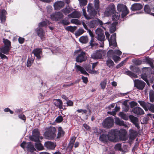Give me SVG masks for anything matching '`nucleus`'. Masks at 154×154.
Listing matches in <instances>:
<instances>
[{
  "mask_svg": "<svg viewBox=\"0 0 154 154\" xmlns=\"http://www.w3.org/2000/svg\"><path fill=\"white\" fill-rule=\"evenodd\" d=\"M148 109L149 111L154 112V105L149 103Z\"/></svg>",
  "mask_w": 154,
  "mask_h": 154,
  "instance_id": "nucleus-58",
  "label": "nucleus"
},
{
  "mask_svg": "<svg viewBox=\"0 0 154 154\" xmlns=\"http://www.w3.org/2000/svg\"><path fill=\"white\" fill-rule=\"evenodd\" d=\"M144 10L145 12L148 14H150L151 12V9L150 8V7L149 5H146L145 6Z\"/></svg>",
  "mask_w": 154,
  "mask_h": 154,
  "instance_id": "nucleus-39",
  "label": "nucleus"
},
{
  "mask_svg": "<svg viewBox=\"0 0 154 154\" xmlns=\"http://www.w3.org/2000/svg\"><path fill=\"white\" fill-rule=\"evenodd\" d=\"M106 54V51L104 50H99L91 54V57L94 59H101L103 57L105 56Z\"/></svg>",
  "mask_w": 154,
  "mask_h": 154,
  "instance_id": "nucleus-7",
  "label": "nucleus"
},
{
  "mask_svg": "<svg viewBox=\"0 0 154 154\" xmlns=\"http://www.w3.org/2000/svg\"><path fill=\"white\" fill-rule=\"evenodd\" d=\"M63 15L60 12L53 14L51 15V19L55 21H58L60 19H63Z\"/></svg>",
  "mask_w": 154,
  "mask_h": 154,
  "instance_id": "nucleus-14",
  "label": "nucleus"
},
{
  "mask_svg": "<svg viewBox=\"0 0 154 154\" xmlns=\"http://www.w3.org/2000/svg\"><path fill=\"white\" fill-rule=\"evenodd\" d=\"M88 40V37L86 36H81L79 39V41L81 42L84 44L87 43Z\"/></svg>",
  "mask_w": 154,
  "mask_h": 154,
  "instance_id": "nucleus-32",
  "label": "nucleus"
},
{
  "mask_svg": "<svg viewBox=\"0 0 154 154\" xmlns=\"http://www.w3.org/2000/svg\"><path fill=\"white\" fill-rule=\"evenodd\" d=\"M47 24V23L46 22L44 21L38 24V27H39L41 28L40 27H42L46 26Z\"/></svg>",
  "mask_w": 154,
  "mask_h": 154,
  "instance_id": "nucleus-62",
  "label": "nucleus"
},
{
  "mask_svg": "<svg viewBox=\"0 0 154 154\" xmlns=\"http://www.w3.org/2000/svg\"><path fill=\"white\" fill-rule=\"evenodd\" d=\"M115 120V122L116 124L120 126H123L125 128L127 127V125L125 124L124 122L121 120L119 118H116Z\"/></svg>",
  "mask_w": 154,
  "mask_h": 154,
  "instance_id": "nucleus-21",
  "label": "nucleus"
},
{
  "mask_svg": "<svg viewBox=\"0 0 154 154\" xmlns=\"http://www.w3.org/2000/svg\"><path fill=\"white\" fill-rule=\"evenodd\" d=\"M10 49V48L3 46L2 48H0V52L4 54H8L9 51Z\"/></svg>",
  "mask_w": 154,
  "mask_h": 154,
  "instance_id": "nucleus-26",
  "label": "nucleus"
},
{
  "mask_svg": "<svg viewBox=\"0 0 154 154\" xmlns=\"http://www.w3.org/2000/svg\"><path fill=\"white\" fill-rule=\"evenodd\" d=\"M106 64L109 68H112L114 66L113 62L110 59H108L106 61Z\"/></svg>",
  "mask_w": 154,
  "mask_h": 154,
  "instance_id": "nucleus-35",
  "label": "nucleus"
},
{
  "mask_svg": "<svg viewBox=\"0 0 154 154\" xmlns=\"http://www.w3.org/2000/svg\"><path fill=\"white\" fill-rule=\"evenodd\" d=\"M6 14V11L5 10L3 9L2 10L1 14L0 15V19L2 22H4L5 21L6 18L5 15Z\"/></svg>",
  "mask_w": 154,
  "mask_h": 154,
  "instance_id": "nucleus-27",
  "label": "nucleus"
},
{
  "mask_svg": "<svg viewBox=\"0 0 154 154\" xmlns=\"http://www.w3.org/2000/svg\"><path fill=\"white\" fill-rule=\"evenodd\" d=\"M74 53L78 54V55L76 59V61L77 62L81 63L85 60L87 59L85 53L83 51L77 50L75 51Z\"/></svg>",
  "mask_w": 154,
  "mask_h": 154,
  "instance_id": "nucleus-5",
  "label": "nucleus"
},
{
  "mask_svg": "<svg viewBox=\"0 0 154 154\" xmlns=\"http://www.w3.org/2000/svg\"><path fill=\"white\" fill-rule=\"evenodd\" d=\"M116 12V7L114 4L108 5L104 12L105 16H109Z\"/></svg>",
  "mask_w": 154,
  "mask_h": 154,
  "instance_id": "nucleus-9",
  "label": "nucleus"
},
{
  "mask_svg": "<svg viewBox=\"0 0 154 154\" xmlns=\"http://www.w3.org/2000/svg\"><path fill=\"white\" fill-rule=\"evenodd\" d=\"M145 61L148 64L150 65L152 68H153V63L150 58H146L145 59Z\"/></svg>",
  "mask_w": 154,
  "mask_h": 154,
  "instance_id": "nucleus-38",
  "label": "nucleus"
},
{
  "mask_svg": "<svg viewBox=\"0 0 154 154\" xmlns=\"http://www.w3.org/2000/svg\"><path fill=\"white\" fill-rule=\"evenodd\" d=\"M71 22L72 23L76 24L77 25H79L81 24V22L77 19H72Z\"/></svg>",
  "mask_w": 154,
  "mask_h": 154,
  "instance_id": "nucleus-48",
  "label": "nucleus"
},
{
  "mask_svg": "<svg viewBox=\"0 0 154 154\" xmlns=\"http://www.w3.org/2000/svg\"><path fill=\"white\" fill-rule=\"evenodd\" d=\"M108 140L112 141H116L118 139L117 133L116 130H111L108 134Z\"/></svg>",
  "mask_w": 154,
  "mask_h": 154,
  "instance_id": "nucleus-10",
  "label": "nucleus"
},
{
  "mask_svg": "<svg viewBox=\"0 0 154 154\" xmlns=\"http://www.w3.org/2000/svg\"><path fill=\"white\" fill-rule=\"evenodd\" d=\"M110 22H107L104 23L101 20L98 18H97L95 20H92L88 24V26L91 28H96L98 25L102 27L103 28H105L103 26L104 24H109Z\"/></svg>",
  "mask_w": 154,
  "mask_h": 154,
  "instance_id": "nucleus-4",
  "label": "nucleus"
},
{
  "mask_svg": "<svg viewBox=\"0 0 154 154\" xmlns=\"http://www.w3.org/2000/svg\"><path fill=\"white\" fill-rule=\"evenodd\" d=\"M79 2L80 6L83 7L85 6L87 3V0H78Z\"/></svg>",
  "mask_w": 154,
  "mask_h": 154,
  "instance_id": "nucleus-44",
  "label": "nucleus"
},
{
  "mask_svg": "<svg viewBox=\"0 0 154 154\" xmlns=\"http://www.w3.org/2000/svg\"><path fill=\"white\" fill-rule=\"evenodd\" d=\"M32 60H31L30 59H29L27 60V66L28 67L30 66L31 65V64L32 63Z\"/></svg>",
  "mask_w": 154,
  "mask_h": 154,
  "instance_id": "nucleus-64",
  "label": "nucleus"
},
{
  "mask_svg": "<svg viewBox=\"0 0 154 154\" xmlns=\"http://www.w3.org/2000/svg\"><path fill=\"white\" fill-rule=\"evenodd\" d=\"M126 61V60H124L122 61L120 63L116 66V68L117 69H118L119 68L121 67L125 63Z\"/></svg>",
  "mask_w": 154,
  "mask_h": 154,
  "instance_id": "nucleus-55",
  "label": "nucleus"
},
{
  "mask_svg": "<svg viewBox=\"0 0 154 154\" xmlns=\"http://www.w3.org/2000/svg\"><path fill=\"white\" fill-rule=\"evenodd\" d=\"M132 111L134 113L138 115H141L144 113L143 110L138 107H136L132 108Z\"/></svg>",
  "mask_w": 154,
  "mask_h": 154,
  "instance_id": "nucleus-16",
  "label": "nucleus"
},
{
  "mask_svg": "<svg viewBox=\"0 0 154 154\" xmlns=\"http://www.w3.org/2000/svg\"><path fill=\"white\" fill-rule=\"evenodd\" d=\"M81 16L80 13L78 11L75 10L71 14L68 15V17L69 18H79Z\"/></svg>",
  "mask_w": 154,
  "mask_h": 154,
  "instance_id": "nucleus-17",
  "label": "nucleus"
},
{
  "mask_svg": "<svg viewBox=\"0 0 154 154\" xmlns=\"http://www.w3.org/2000/svg\"><path fill=\"white\" fill-rule=\"evenodd\" d=\"M123 108L124 111L127 112L129 109V106L127 103H124L123 106Z\"/></svg>",
  "mask_w": 154,
  "mask_h": 154,
  "instance_id": "nucleus-51",
  "label": "nucleus"
},
{
  "mask_svg": "<svg viewBox=\"0 0 154 154\" xmlns=\"http://www.w3.org/2000/svg\"><path fill=\"white\" fill-rule=\"evenodd\" d=\"M94 5L89 3L87 6V11L88 14L86 13L85 8L82 9L83 14L87 20H89L95 17L97 14L99 12L100 2L99 0H94Z\"/></svg>",
  "mask_w": 154,
  "mask_h": 154,
  "instance_id": "nucleus-1",
  "label": "nucleus"
},
{
  "mask_svg": "<svg viewBox=\"0 0 154 154\" xmlns=\"http://www.w3.org/2000/svg\"><path fill=\"white\" fill-rule=\"evenodd\" d=\"M137 102L140 104V105L145 110L148 109V107L149 105V103H146L144 101L138 100Z\"/></svg>",
  "mask_w": 154,
  "mask_h": 154,
  "instance_id": "nucleus-24",
  "label": "nucleus"
},
{
  "mask_svg": "<svg viewBox=\"0 0 154 154\" xmlns=\"http://www.w3.org/2000/svg\"><path fill=\"white\" fill-rule=\"evenodd\" d=\"M3 42L4 44V46H5L11 48V42L10 41L7 39L3 38Z\"/></svg>",
  "mask_w": 154,
  "mask_h": 154,
  "instance_id": "nucleus-31",
  "label": "nucleus"
},
{
  "mask_svg": "<svg viewBox=\"0 0 154 154\" xmlns=\"http://www.w3.org/2000/svg\"><path fill=\"white\" fill-rule=\"evenodd\" d=\"M72 11V9L67 7L62 10V12L65 15L69 14Z\"/></svg>",
  "mask_w": 154,
  "mask_h": 154,
  "instance_id": "nucleus-36",
  "label": "nucleus"
},
{
  "mask_svg": "<svg viewBox=\"0 0 154 154\" xmlns=\"http://www.w3.org/2000/svg\"><path fill=\"white\" fill-rule=\"evenodd\" d=\"M75 67L76 68L78 71H80L82 74L86 75H88V74L86 72L83 68L79 65H76V63L75 64Z\"/></svg>",
  "mask_w": 154,
  "mask_h": 154,
  "instance_id": "nucleus-23",
  "label": "nucleus"
},
{
  "mask_svg": "<svg viewBox=\"0 0 154 154\" xmlns=\"http://www.w3.org/2000/svg\"><path fill=\"white\" fill-rule=\"evenodd\" d=\"M57 133L56 128L51 125L49 127V140L53 139L55 137Z\"/></svg>",
  "mask_w": 154,
  "mask_h": 154,
  "instance_id": "nucleus-12",
  "label": "nucleus"
},
{
  "mask_svg": "<svg viewBox=\"0 0 154 154\" xmlns=\"http://www.w3.org/2000/svg\"><path fill=\"white\" fill-rule=\"evenodd\" d=\"M84 31L83 29H79L78 31L75 33V35L76 36H79L83 33Z\"/></svg>",
  "mask_w": 154,
  "mask_h": 154,
  "instance_id": "nucleus-53",
  "label": "nucleus"
},
{
  "mask_svg": "<svg viewBox=\"0 0 154 154\" xmlns=\"http://www.w3.org/2000/svg\"><path fill=\"white\" fill-rule=\"evenodd\" d=\"M119 115L122 119L124 120H127L128 119V116L125 114L123 112H120L119 113Z\"/></svg>",
  "mask_w": 154,
  "mask_h": 154,
  "instance_id": "nucleus-42",
  "label": "nucleus"
},
{
  "mask_svg": "<svg viewBox=\"0 0 154 154\" xmlns=\"http://www.w3.org/2000/svg\"><path fill=\"white\" fill-rule=\"evenodd\" d=\"M112 59L115 63H117L118 61H120L121 60V58L120 57L115 55L113 56Z\"/></svg>",
  "mask_w": 154,
  "mask_h": 154,
  "instance_id": "nucleus-50",
  "label": "nucleus"
},
{
  "mask_svg": "<svg viewBox=\"0 0 154 154\" xmlns=\"http://www.w3.org/2000/svg\"><path fill=\"white\" fill-rule=\"evenodd\" d=\"M129 119L135 125V127L137 128L138 129L140 128V127L138 123V118L132 115H130L129 116Z\"/></svg>",
  "mask_w": 154,
  "mask_h": 154,
  "instance_id": "nucleus-15",
  "label": "nucleus"
},
{
  "mask_svg": "<svg viewBox=\"0 0 154 154\" xmlns=\"http://www.w3.org/2000/svg\"><path fill=\"white\" fill-rule=\"evenodd\" d=\"M112 15V20L113 21H116L115 22H117V21L119 19L120 17V13L115 12Z\"/></svg>",
  "mask_w": 154,
  "mask_h": 154,
  "instance_id": "nucleus-30",
  "label": "nucleus"
},
{
  "mask_svg": "<svg viewBox=\"0 0 154 154\" xmlns=\"http://www.w3.org/2000/svg\"><path fill=\"white\" fill-rule=\"evenodd\" d=\"M134 86L139 90L143 89L146 85L145 83L141 80L135 79L134 80Z\"/></svg>",
  "mask_w": 154,
  "mask_h": 154,
  "instance_id": "nucleus-13",
  "label": "nucleus"
},
{
  "mask_svg": "<svg viewBox=\"0 0 154 154\" xmlns=\"http://www.w3.org/2000/svg\"><path fill=\"white\" fill-rule=\"evenodd\" d=\"M56 145L55 143L49 141V149H53L55 148Z\"/></svg>",
  "mask_w": 154,
  "mask_h": 154,
  "instance_id": "nucleus-47",
  "label": "nucleus"
},
{
  "mask_svg": "<svg viewBox=\"0 0 154 154\" xmlns=\"http://www.w3.org/2000/svg\"><path fill=\"white\" fill-rule=\"evenodd\" d=\"M117 9L119 12H122V17L124 18L128 13L129 11L126 6L123 4H118L117 6Z\"/></svg>",
  "mask_w": 154,
  "mask_h": 154,
  "instance_id": "nucleus-6",
  "label": "nucleus"
},
{
  "mask_svg": "<svg viewBox=\"0 0 154 154\" xmlns=\"http://www.w3.org/2000/svg\"><path fill=\"white\" fill-rule=\"evenodd\" d=\"M125 73L129 76L131 78H136L137 77V75L129 70H127L125 71Z\"/></svg>",
  "mask_w": 154,
  "mask_h": 154,
  "instance_id": "nucleus-33",
  "label": "nucleus"
},
{
  "mask_svg": "<svg viewBox=\"0 0 154 154\" xmlns=\"http://www.w3.org/2000/svg\"><path fill=\"white\" fill-rule=\"evenodd\" d=\"M150 101L151 102H154V91L153 90H150L149 92Z\"/></svg>",
  "mask_w": 154,
  "mask_h": 154,
  "instance_id": "nucleus-37",
  "label": "nucleus"
},
{
  "mask_svg": "<svg viewBox=\"0 0 154 154\" xmlns=\"http://www.w3.org/2000/svg\"><path fill=\"white\" fill-rule=\"evenodd\" d=\"M114 51L111 50L108 51L107 53V57L109 58L111 57H113V56L114 55Z\"/></svg>",
  "mask_w": 154,
  "mask_h": 154,
  "instance_id": "nucleus-41",
  "label": "nucleus"
},
{
  "mask_svg": "<svg viewBox=\"0 0 154 154\" xmlns=\"http://www.w3.org/2000/svg\"><path fill=\"white\" fill-rule=\"evenodd\" d=\"M54 104L56 106L58 107L60 109H61L62 107L63 103L59 99H56L54 101Z\"/></svg>",
  "mask_w": 154,
  "mask_h": 154,
  "instance_id": "nucleus-28",
  "label": "nucleus"
},
{
  "mask_svg": "<svg viewBox=\"0 0 154 154\" xmlns=\"http://www.w3.org/2000/svg\"><path fill=\"white\" fill-rule=\"evenodd\" d=\"M106 38L108 39L109 42V44L110 47L115 48L117 46V43L116 41V33L112 34L110 38L109 37L110 36L109 34L107 32H105Z\"/></svg>",
  "mask_w": 154,
  "mask_h": 154,
  "instance_id": "nucleus-3",
  "label": "nucleus"
},
{
  "mask_svg": "<svg viewBox=\"0 0 154 154\" xmlns=\"http://www.w3.org/2000/svg\"><path fill=\"white\" fill-rule=\"evenodd\" d=\"M141 78L145 81L148 86H150L149 83L147 79V76L146 75V74H143L142 75H141Z\"/></svg>",
  "mask_w": 154,
  "mask_h": 154,
  "instance_id": "nucleus-46",
  "label": "nucleus"
},
{
  "mask_svg": "<svg viewBox=\"0 0 154 154\" xmlns=\"http://www.w3.org/2000/svg\"><path fill=\"white\" fill-rule=\"evenodd\" d=\"M64 2L62 1H58L55 2L54 5L55 9L59 10L64 5Z\"/></svg>",
  "mask_w": 154,
  "mask_h": 154,
  "instance_id": "nucleus-20",
  "label": "nucleus"
},
{
  "mask_svg": "<svg viewBox=\"0 0 154 154\" xmlns=\"http://www.w3.org/2000/svg\"><path fill=\"white\" fill-rule=\"evenodd\" d=\"M64 134V132L62 129L60 127L58 129L57 137L58 138L60 137L61 136H63Z\"/></svg>",
  "mask_w": 154,
  "mask_h": 154,
  "instance_id": "nucleus-40",
  "label": "nucleus"
},
{
  "mask_svg": "<svg viewBox=\"0 0 154 154\" xmlns=\"http://www.w3.org/2000/svg\"><path fill=\"white\" fill-rule=\"evenodd\" d=\"M61 23L63 24V25H67L70 23L69 22L68 20V19L66 18L62 20L60 22Z\"/></svg>",
  "mask_w": 154,
  "mask_h": 154,
  "instance_id": "nucleus-43",
  "label": "nucleus"
},
{
  "mask_svg": "<svg viewBox=\"0 0 154 154\" xmlns=\"http://www.w3.org/2000/svg\"><path fill=\"white\" fill-rule=\"evenodd\" d=\"M26 147L31 150H33L34 149L33 146L31 142L28 143H26Z\"/></svg>",
  "mask_w": 154,
  "mask_h": 154,
  "instance_id": "nucleus-49",
  "label": "nucleus"
},
{
  "mask_svg": "<svg viewBox=\"0 0 154 154\" xmlns=\"http://www.w3.org/2000/svg\"><path fill=\"white\" fill-rule=\"evenodd\" d=\"M114 124V119L111 117H108L103 121L102 125L105 128H110L112 127Z\"/></svg>",
  "mask_w": 154,
  "mask_h": 154,
  "instance_id": "nucleus-8",
  "label": "nucleus"
},
{
  "mask_svg": "<svg viewBox=\"0 0 154 154\" xmlns=\"http://www.w3.org/2000/svg\"><path fill=\"white\" fill-rule=\"evenodd\" d=\"M106 80L101 82L100 83V85L101 88L103 89H104L106 87Z\"/></svg>",
  "mask_w": 154,
  "mask_h": 154,
  "instance_id": "nucleus-56",
  "label": "nucleus"
},
{
  "mask_svg": "<svg viewBox=\"0 0 154 154\" xmlns=\"http://www.w3.org/2000/svg\"><path fill=\"white\" fill-rule=\"evenodd\" d=\"M77 27L76 26H67L66 28V29L67 30L70 31L72 32H73L76 29Z\"/></svg>",
  "mask_w": 154,
  "mask_h": 154,
  "instance_id": "nucleus-45",
  "label": "nucleus"
},
{
  "mask_svg": "<svg viewBox=\"0 0 154 154\" xmlns=\"http://www.w3.org/2000/svg\"><path fill=\"white\" fill-rule=\"evenodd\" d=\"M35 148L39 150H42L43 149V146L41 143H35Z\"/></svg>",
  "mask_w": 154,
  "mask_h": 154,
  "instance_id": "nucleus-54",
  "label": "nucleus"
},
{
  "mask_svg": "<svg viewBox=\"0 0 154 154\" xmlns=\"http://www.w3.org/2000/svg\"><path fill=\"white\" fill-rule=\"evenodd\" d=\"M130 69L131 70L135 72H137L139 70V69L138 67H136L132 66H130Z\"/></svg>",
  "mask_w": 154,
  "mask_h": 154,
  "instance_id": "nucleus-61",
  "label": "nucleus"
},
{
  "mask_svg": "<svg viewBox=\"0 0 154 154\" xmlns=\"http://www.w3.org/2000/svg\"><path fill=\"white\" fill-rule=\"evenodd\" d=\"M115 149L116 150L121 151L122 149L121 145L119 143L116 144L115 146Z\"/></svg>",
  "mask_w": 154,
  "mask_h": 154,
  "instance_id": "nucleus-57",
  "label": "nucleus"
},
{
  "mask_svg": "<svg viewBox=\"0 0 154 154\" xmlns=\"http://www.w3.org/2000/svg\"><path fill=\"white\" fill-rule=\"evenodd\" d=\"M120 108L119 107H118L117 106L115 107L114 110L112 112H108L107 113L111 115L115 116L116 114V112L118 111Z\"/></svg>",
  "mask_w": 154,
  "mask_h": 154,
  "instance_id": "nucleus-34",
  "label": "nucleus"
},
{
  "mask_svg": "<svg viewBox=\"0 0 154 154\" xmlns=\"http://www.w3.org/2000/svg\"><path fill=\"white\" fill-rule=\"evenodd\" d=\"M118 23L117 22H114L110 25L109 31L110 33H113L116 30V26Z\"/></svg>",
  "mask_w": 154,
  "mask_h": 154,
  "instance_id": "nucleus-25",
  "label": "nucleus"
},
{
  "mask_svg": "<svg viewBox=\"0 0 154 154\" xmlns=\"http://www.w3.org/2000/svg\"><path fill=\"white\" fill-rule=\"evenodd\" d=\"M39 132L37 129H35L32 131V136L30 137V139L36 142L39 141L40 137Z\"/></svg>",
  "mask_w": 154,
  "mask_h": 154,
  "instance_id": "nucleus-11",
  "label": "nucleus"
},
{
  "mask_svg": "<svg viewBox=\"0 0 154 154\" xmlns=\"http://www.w3.org/2000/svg\"><path fill=\"white\" fill-rule=\"evenodd\" d=\"M97 62L94 63L92 64V70H91V73H96L97 72L95 70H93V69L95 68V66H97Z\"/></svg>",
  "mask_w": 154,
  "mask_h": 154,
  "instance_id": "nucleus-59",
  "label": "nucleus"
},
{
  "mask_svg": "<svg viewBox=\"0 0 154 154\" xmlns=\"http://www.w3.org/2000/svg\"><path fill=\"white\" fill-rule=\"evenodd\" d=\"M36 32L38 35L40 37L41 39L45 35V33L41 28L38 27L36 29Z\"/></svg>",
  "mask_w": 154,
  "mask_h": 154,
  "instance_id": "nucleus-22",
  "label": "nucleus"
},
{
  "mask_svg": "<svg viewBox=\"0 0 154 154\" xmlns=\"http://www.w3.org/2000/svg\"><path fill=\"white\" fill-rule=\"evenodd\" d=\"M130 104L131 108H133L135 106H137L138 104L136 102L134 101H131L130 103Z\"/></svg>",
  "mask_w": 154,
  "mask_h": 154,
  "instance_id": "nucleus-60",
  "label": "nucleus"
},
{
  "mask_svg": "<svg viewBox=\"0 0 154 154\" xmlns=\"http://www.w3.org/2000/svg\"><path fill=\"white\" fill-rule=\"evenodd\" d=\"M143 6L139 3H134L132 5L131 9L133 11L139 10L142 8Z\"/></svg>",
  "mask_w": 154,
  "mask_h": 154,
  "instance_id": "nucleus-19",
  "label": "nucleus"
},
{
  "mask_svg": "<svg viewBox=\"0 0 154 154\" xmlns=\"http://www.w3.org/2000/svg\"><path fill=\"white\" fill-rule=\"evenodd\" d=\"M99 140L102 142H107L108 140V135L106 134H102L99 137Z\"/></svg>",
  "mask_w": 154,
  "mask_h": 154,
  "instance_id": "nucleus-29",
  "label": "nucleus"
},
{
  "mask_svg": "<svg viewBox=\"0 0 154 154\" xmlns=\"http://www.w3.org/2000/svg\"><path fill=\"white\" fill-rule=\"evenodd\" d=\"M96 38L100 42V47H103L104 41L105 40V36L104 31L100 28H98L95 30Z\"/></svg>",
  "mask_w": 154,
  "mask_h": 154,
  "instance_id": "nucleus-2",
  "label": "nucleus"
},
{
  "mask_svg": "<svg viewBox=\"0 0 154 154\" xmlns=\"http://www.w3.org/2000/svg\"><path fill=\"white\" fill-rule=\"evenodd\" d=\"M63 120V118L61 116H58L56 119L55 121L57 123H60Z\"/></svg>",
  "mask_w": 154,
  "mask_h": 154,
  "instance_id": "nucleus-52",
  "label": "nucleus"
},
{
  "mask_svg": "<svg viewBox=\"0 0 154 154\" xmlns=\"http://www.w3.org/2000/svg\"><path fill=\"white\" fill-rule=\"evenodd\" d=\"M32 53L37 59L39 60L41 58L40 55H42V53L41 49L36 48L33 50Z\"/></svg>",
  "mask_w": 154,
  "mask_h": 154,
  "instance_id": "nucleus-18",
  "label": "nucleus"
},
{
  "mask_svg": "<svg viewBox=\"0 0 154 154\" xmlns=\"http://www.w3.org/2000/svg\"><path fill=\"white\" fill-rule=\"evenodd\" d=\"M142 63V61L139 60H136L134 62V63L137 65H140Z\"/></svg>",
  "mask_w": 154,
  "mask_h": 154,
  "instance_id": "nucleus-63",
  "label": "nucleus"
}]
</instances>
